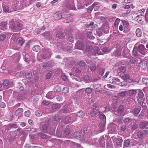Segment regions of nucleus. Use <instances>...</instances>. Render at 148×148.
<instances>
[{
  "instance_id": "9b49d317",
  "label": "nucleus",
  "mask_w": 148,
  "mask_h": 148,
  "mask_svg": "<svg viewBox=\"0 0 148 148\" xmlns=\"http://www.w3.org/2000/svg\"><path fill=\"white\" fill-rule=\"evenodd\" d=\"M62 15L60 11L57 12L54 14V18L55 20H58L61 18Z\"/></svg>"
},
{
  "instance_id": "864d4df0",
  "label": "nucleus",
  "mask_w": 148,
  "mask_h": 148,
  "mask_svg": "<svg viewBox=\"0 0 148 148\" xmlns=\"http://www.w3.org/2000/svg\"><path fill=\"white\" fill-rule=\"evenodd\" d=\"M129 61L131 64H136V58H130L129 60Z\"/></svg>"
},
{
  "instance_id": "f3484780",
  "label": "nucleus",
  "mask_w": 148,
  "mask_h": 148,
  "mask_svg": "<svg viewBox=\"0 0 148 148\" xmlns=\"http://www.w3.org/2000/svg\"><path fill=\"white\" fill-rule=\"evenodd\" d=\"M131 140L130 139L125 140L124 142V146L126 147H129L131 145Z\"/></svg>"
},
{
  "instance_id": "5fc2aeb1",
  "label": "nucleus",
  "mask_w": 148,
  "mask_h": 148,
  "mask_svg": "<svg viewBox=\"0 0 148 148\" xmlns=\"http://www.w3.org/2000/svg\"><path fill=\"white\" fill-rule=\"evenodd\" d=\"M140 142L139 140H134L132 142V145L133 146H135L137 145H140Z\"/></svg>"
},
{
  "instance_id": "dca6fc26",
  "label": "nucleus",
  "mask_w": 148,
  "mask_h": 148,
  "mask_svg": "<svg viewBox=\"0 0 148 148\" xmlns=\"http://www.w3.org/2000/svg\"><path fill=\"white\" fill-rule=\"evenodd\" d=\"M148 125V121H144L140 123L139 126L140 128L144 129Z\"/></svg>"
},
{
  "instance_id": "c756f323",
  "label": "nucleus",
  "mask_w": 148,
  "mask_h": 148,
  "mask_svg": "<svg viewBox=\"0 0 148 148\" xmlns=\"http://www.w3.org/2000/svg\"><path fill=\"white\" fill-rule=\"evenodd\" d=\"M122 22L124 27L128 29L129 27V24L128 21H127L123 20L122 21Z\"/></svg>"
},
{
  "instance_id": "e2e57ef3",
  "label": "nucleus",
  "mask_w": 148,
  "mask_h": 148,
  "mask_svg": "<svg viewBox=\"0 0 148 148\" xmlns=\"http://www.w3.org/2000/svg\"><path fill=\"white\" fill-rule=\"evenodd\" d=\"M3 85L5 86H7L10 84L9 81L7 79L3 80Z\"/></svg>"
},
{
  "instance_id": "052dcab7",
  "label": "nucleus",
  "mask_w": 148,
  "mask_h": 148,
  "mask_svg": "<svg viewBox=\"0 0 148 148\" xmlns=\"http://www.w3.org/2000/svg\"><path fill=\"white\" fill-rule=\"evenodd\" d=\"M56 135L58 137H62L64 136L62 135L61 132L58 130H57Z\"/></svg>"
},
{
  "instance_id": "f704fd0d",
  "label": "nucleus",
  "mask_w": 148,
  "mask_h": 148,
  "mask_svg": "<svg viewBox=\"0 0 148 148\" xmlns=\"http://www.w3.org/2000/svg\"><path fill=\"white\" fill-rule=\"evenodd\" d=\"M84 80L87 82H89L91 81V79L88 75H86L83 77Z\"/></svg>"
},
{
  "instance_id": "a211bd4d",
  "label": "nucleus",
  "mask_w": 148,
  "mask_h": 148,
  "mask_svg": "<svg viewBox=\"0 0 148 148\" xmlns=\"http://www.w3.org/2000/svg\"><path fill=\"white\" fill-rule=\"evenodd\" d=\"M119 123L121 125L120 126L121 131L122 132L125 131L127 127V125L125 124L124 125L122 124V122L121 121L119 122Z\"/></svg>"
},
{
  "instance_id": "49530a36",
  "label": "nucleus",
  "mask_w": 148,
  "mask_h": 148,
  "mask_svg": "<svg viewBox=\"0 0 148 148\" xmlns=\"http://www.w3.org/2000/svg\"><path fill=\"white\" fill-rule=\"evenodd\" d=\"M35 114L36 116L39 117L42 115V112L40 110H38L35 112Z\"/></svg>"
},
{
  "instance_id": "b1692460",
  "label": "nucleus",
  "mask_w": 148,
  "mask_h": 148,
  "mask_svg": "<svg viewBox=\"0 0 148 148\" xmlns=\"http://www.w3.org/2000/svg\"><path fill=\"white\" fill-rule=\"evenodd\" d=\"M81 132H77L74 133L73 137L74 138H80L81 136Z\"/></svg>"
},
{
  "instance_id": "f03ea898",
  "label": "nucleus",
  "mask_w": 148,
  "mask_h": 148,
  "mask_svg": "<svg viewBox=\"0 0 148 148\" xmlns=\"http://www.w3.org/2000/svg\"><path fill=\"white\" fill-rule=\"evenodd\" d=\"M145 47L143 45L140 44L138 46V48L137 47H134V48L133 50L132 51V53L135 56H137L138 55V53H141L143 55H145V53L143 52L142 53L140 51H143L145 49Z\"/></svg>"
},
{
  "instance_id": "a19ab883",
  "label": "nucleus",
  "mask_w": 148,
  "mask_h": 148,
  "mask_svg": "<svg viewBox=\"0 0 148 148\" xmlns=\"http://www.w3.org/2000/svg\"><path fill=\"white\" fill-rule=\"evenodd\" d=\"M70 133V131L69 128H66L64 132V134L66 135H69Z\"/></svg>"
},
{
  "instance_id": "39448f33",
  "label": "nucleus",
  "mask_w": 148,
  "mask_h": 148,
  "mask_svg": "<svg viewBox=\"0 0 148 148\" xmlns=\"http://www.w3.org/2000/svg\"><path fill=\"white\" fill-rule=\"evenodd\" d=\"M106 121H102L99 122L98 125L99 131L100 132L103 131L105 128Z\"/></svg>"
},
{
  "instance_id": "bf43d9fd",
  "label": "nucleus",
  "mask_w": 148,
  "mask_h": 148,
  "mask_svg": "<svg viewBox=\"0 0 148 148\" xmlns=\"http://www.w3.org/2000/svg\"><path fill=\"white\" fill-rule=\"evenodd\" d=\"M6 35L5 34H1L0 35V40L3 41L5 38Z\"/></svg>"
},
{
  "instance_id": "338daca9",
  "label": "nucleus",
  "mask_w": 148,
  "mask_h": 148,
  "mask_svg": "<svg viewBox=\"0 0 148 148\" xmlns=\"http://www.w3.org/2000/svg\"><path fill=\"white\" fill-rule=\"evenodd\" d=\"M131 127L133 130H135L138 128V126L135 123L132 125Z\"/></svg>"
},
{
  "instance_id": "393cba45",
  "label": "nucleus",
  "mask_w": 148,
  "mask_h": 148,
  "mask_svg": "<svg viewBox=\"0 0 148 148\" xmlns=\"http://www.w3.org/2000/svg\"><path fill=\"white\" fill-rule=\"evenodd\" d=\"M89 144L90 145H98V142H97V139L96 138L90 140L89 141Z\"/></svg>"
},
{
  "instance_id": "ea45409f",
  "label": "nucleus",
  "mask_w": 148,
  "mask_h": 148,
  "mask_svg": "<svg viewBox=\"0 0 148 148\" xmlns=\"http://www.w3.org/2000/svg\"><path fill=\"white\" fill-rule=\"evenodd\" d=\"M76 64L79 65V66H83L86 65V63L83 60H80L77 62Z\"/></svg>"
},
{
  "instance_id": "69168bd1",
  "label": "nucleus",
  "mask_w": 148,
  "mask_h": 148,
  "mask_svg": "<svg viewBox=\"0 0 148 148\" xmlns=\"http://www.w3.org/2000/svg\"><path fill=\"white\" fill-rule=\"evenodd\" d=\"M71 120L70 118L68 116H66L65 118V121L66 124L71 122Z\"/></svg>"
},
{
  "instance_id": "cd10ccee",
  "label": "nucleus",
  "mask_w": 148,
  "mask_h": 148,
  "mask_svg": "<svg viewBox=\"0 0 148 148\" xmlns=\"http://www.w3.org/2000/svg\"><path fill=\"white\" fill-rule=\"evenodd\" d=\"M72 30L71 29H70L69 27L66 28L64 30V33L66 34V36L68 34H70L72 33Z\"/></svg>"
},
{
  "instance_id": "9d476101",
  "label": "nucleus",
  "mask_w": 148,
  "mask_h": 148,
  "mask_svg": "<svg viewBox=\"0 0 148 148\" xmlns=\"http://www.w3.org/2000/svg\"><path fill=\"white\" fill-rule=\"evenodd\" d=\"M69 107H63L59 110V112L60 114H64L69 112Z\"/></svg>"
},
{
  "instance_id": "6e6552de",
  "label": "nucleus",
  "mask_w": 148,
  "mask_h": 148,
  "mask_svg": "<svg viewBox=\"0 0 148 148\" xmlns=\"http://www.w3.org/2000/svg\"><path fill=\"white\" fill-rule=\"evenodd\" d=\"M51 55V53L49 50L45 51L44 53L41 55V57L43 59H45L49 58Z\"/></svg>"
},
{
  "instance_id": "0eeeda50",
  "label": "nucleus",
  "mask_w": 148,
  "mask_h": 148,
  "mask_svg": "<svg viewBox=\"0 0 148 148\" xmlns=\"http://www.w3.org/2000/svg\"><path fill=\"white\" fill-rule=\"evenodd\" d=\"M141 110V108L138 107L137 108H134L131 112L133 114L134 116L136 117L138 115Z\"/></svg>"
},
{
  "instance_id": "3c124183",
  "label": "nucleus",
  "mask_w": 148,
  "mask_h": 148,
  "mask_svg": "<svg viewBox=\"0 0 148 148\" xmlns=\"http://www.w3.org/2000/svg\"><path fill=\"white\" fill-rule=\"evenodd\" d=\"M69 87L68 86H67L63 88L62 90V92H63L65 94H66L69 92Z\"/></svg>"
},
{
  "instance_id": "09e8293b",
  "label": "nucleus",
  "mask_w": 148,
  "mask_h": 148,
  "mask_svg": "<svg viewBox=\"0 0 148 148\" xmlns=\"http://www.w3.org/2000/svg\"><path fill=\"white\" fill-rule=\"evenodd\" d=\"M32 73L31 72H27L25 74V76L26 78L29 79L32 77Z\"/></svg>"
},
{
  "instance_id": "7ed1b4c3",
  "label": "nucleus",
  "mask_w": 148,
  "mask_h": 148,
  "mask_svg": "<svg viewBox=\"0 0 148 148\" xmlns=\"http://www.w3.org/2000/svg\"><path fill=\"white\" fill-rule=\"evenodd\" d=\"M124 109V107L123 105H120L118 109L114 111V113L115 115L117 116H123L125 114L123 112Z\"/></svg>"
},
{
  "instance_id": "5701e85b",
  "label": "nucleus",
  "mask_w": 148,
  "mask_h": 148,
  "mask_svg": "<svg viewBox=\"0 0 148 148\" xmlns=\"http://www.w3.org/2000/svg\"><path fill=\"white\" fill-rule=\"evenodd\" d=\"M136 34L138 37H141L142 35V32L139 28H137L136 31Z\"/></svg>"
},
{
  "instance_id": "4468645a",
  "label": "nucleus",
  "mask_w": 148,
  "mask_h": 148,
  "mask_svg": "<svg viewBox=\"0 0 148 148\" xmlns=\"http://www.w3.org/2000/svg\"><path fill=\"white\" fill-rule=\"evenodd\" d=\"M7 22L6 21L2 22L0 23V29L3 30H5L7 29Z\"/></svg>"
},
{
  "instance_id": "f257e3e1",
  "label": "nucleus",
  "mask_w": 148,
  "mask_h": 148,
  "mask_svg": "<svg viewBox=\"0 0 148 148\" xmlns=\"http://www.w3.org/2000/svg\"><path fill=\"white\" fill-rule=\"evenodd\" d=\"M13 22V21L10 22V27L14 32L20 31L22 29L23 25L20 23L15 24Z\"/></svg>"
},
{
  "instance_id": "7c9ffc66",
  "label": "nucleus",
  "mask_w": 148,
  "mask_h": 148,
  "mask_svg": "<svg viewBox=\"0 0 148 148\" xmlns=\"http://www.w3.org/2000/svg\"><path fill=\"white\" fill-rule=\"evenodd\" d=\"M33 51L36 52H38L40 50V47L39 45H36L32 48Z\"/></svg>"
},
{
  "instance_id": "8fccbe9b",
  "label": "nucleus",
  "mask_w": 148,
  "mask_h": 148,
  "mask_svg": "<svg viewBox=\"0 0 148 148\" xmlns=\"http://www.w3.org/2000/svg\"><path fill=\"white\" fill-rule=\"evenodd\" d=\"M105 68H101L99 69V74L102 75L104 72Z\"/></svg>"
},
{
  "instance_id": "f8f14e48",
  "label": "nucleus",
  "mask_w": 148,
  "mask_h": 148,
  "mask_svg": "<svg viewBox=\"0 0 148 148\" xmlns=\"http://www.w3.org/2000/svg\"><path fill=\"white\" fill-rule=\"evenodd\" d=\"M99 112L100 111L98 109H97L96 110L93 109V110L90 112V114L92 117H95L100 114Z\"/></svg>"
},
{
  "instance_id": "6ab92c4d",
  "label": "nucleus",
  "mask_w": 148,
  "mask_h": 148,
  "mask_svg": "<svg viewBox=\"0 0 148 148\" xmlns=\"http://www.w3.org/2000/svg\"><path fill=\"white\" fill-rule=\"evenodd\" d=\"M23 58L24 59V61L26 62H28L29 60V55L26 54L25 52H23L22 53Z\"/></svg>"
},
{
  "instance_id": "6e6d98bb",
  "label": "nucleus",
  "mask_w": 148,
  "mask_h": 148,
  "mask_svg": "<svg viewBox=\"0 0 148 148\" xmlns=\"http://www.w3.org/2000/svg\"><path fill=\"white\" fill-rule=\"evenodd\" d=\"M52 93V92H49L46 95V97L47 98L49 99H53L54 97L53 96L51 95V94Z\"/></svg>"
},
{
  "instance_id": "473e14b6",
  "label": "nucleus",
  "mask_w": 148,
  "mask_h": 148,
  "mask_svg": "<svg viewBox=\"0 0 148 148\" xmlns=\"http://www.w3.org/2000/svg\"><path fill=\"white\" fill-rule=\"evenodd\" d=\"M103 31V30L102 28H99L96 30L97 33L99 36H100L102 35Z\"/></svg>"
},
{
  "instance_id": "ddd939ff",
  "label": "nucleus",
  "mask_w": 148,
  "mask_h": 148,
  "mask_svg": "<svg viewBox=\"0 0 148 148\" xmlns=\"http://www.w3.org/2000/svg\"><path fill=\"white\" fill-rule=\"evenodd\" d=\"M121 51L119 49H117L112 53V55L115 57H119L121 56Z\"/></svg>"
},
{
  "instance_id": "bb28decb",
  "label": "nucleus",
  "mask_w": 148,
  "mask_h": 148,
  "mask_svg": "<svg viewBox=\"0 0 148 148\" xmlns=\"http://www.w3.org/2000/svg\"><path fill=\"white\" fill-rule=\"evenodd\" d=\"M120 81V80L119 79L116 78H113L112 80V83L114 84H116Z\"/></svg>"
},
{
  "instance_id": "aec40b11",
  "label": "nucleus",
  "mask_w": 148,
  "mask_h": 148,
  "mask_svg": "<svg viewBox=\"0 0 148 148\" xmlns=\"http://www.w3.org/2000/svg\"><path fill=\"white\" fill-rule=\"evenodd\" d=\"M76 115L79 117L83 118L85 116V113L83 111L80 110L77 113Z\"/></svg>"
},
{
  "instance_id": "423d86ee",
  "label": "nucleus",
  "mask_w": 148,
  "mask_h": 148,
  "mask_svg": "<svg viewBox=\"0 0 148 148\" xmlns=\"http://www.w3.org/2000/svg\"><path fill=\"white\" fill-rule=\"evenodd\" d=\"M114 141L117 147H121L122 145L123 140L121 137L115 138H114Z\"/></svg>"
},
{
  "instance_id": "2f4dec72",
  "label": "nucleus",
  "mask_w": 148,
  "mask_h": 148,
  "mask_svg": "<svg viewBox=\"0 0 148 148\" xmlns=\"http://www.w3.org/2000/svg\"><path fill=\"white\" fill-rule=\"evenodd\" d=\"M133 121V119H132L129 117L125 118L124 120V122L125 123H129L132 122Z\"/></svg>"
},
{
  "instance_id": "680f3d73",
  "label": "nucleus",
  "mask_w": 148,
  "mask_h": 148,
  "mask_svg": "<svg viewBox=\"0 0 148 148\" xmlns=\"http://www.w3.org/2000/svg\"><path fill=\"white\" fill-rule=\"evenodd\" d=\"M142 81L143 84L147 85L148 84V78H143L142 79Z\"/></svg>"
},
{
  "instance_id": "37998d69",
  "label": "nucleus",
  "mask_w": 148,
  "mask_h": 148,
  "mask_svg": "<svg viewBox=\"0 0 148 148\" xmlns=\"http://www.w3.org/2000/svg\"><path fill=\"white\" fill-rule=\"evenodd\" d=\"M92 108H93V109L97 110L98 109V108L99 107L98 106L97 102H96L95 103H93L92 105Z\"/></svg>"
},
{
  "instance_id": "a18cd8bd",
  "label": "nucleus",
  "mask_w": 148,
  "mask_h": 148,
  "mask_svg": "<svg viewBox=\"0 0 148 148\" xmlns=\"http://www.w3.org/2000/svg\"><path fill=\"white\" fill-rule=\"evenodd\" d=\"M129 93L131 95H133L134 94H136V90H130L128 91Z\"/></svg>"
},
{
  "instance_id": "13d9d810",
  "label": "nucleus",
  "mask_w": 148,
  "mask_h": 148,
  "mask_svg": "<svg viewBox=\"0 0 148 148\" xmlns=\"http://www.w3.org/2000/svg\"><path fill=\"white\" fill-rule=\"evenodd\" d=\"M54 119L55 121L58 122L60 121L61 119V117L58 115H56L55 116Z\"/></svg>"
},
{
  "instance_id": "4c0bfd02",
  "label": "nucleus",
  "mask_w": 148,
  "mask_h": 148,
  "mask_svg": "<svg viewBox=\"0 0 148 148\" xmlns=\"http://www.w3.org/2000/svg\"><path fill=\"white\" fill-rule=\"evenodd\" d=\"M23 111V109L22 108H19L17 109L15 112V115H18L21 113Z\"/></svg>"
},
{
  "instance_id": "1a4fd4ad",
  "label": "nucleus",
  "mask_w": 148,
  "mask_h": 148,
  "mask_svg": "<svg viewBox=\"0 0 148 148\" xmlns=\"http://www.w3.org/2000/svg\"><path fill=\"white\" fill-rule=\"evenodd\" d=\"M76 49L83 50L84 48V45L80 41H78L75 44Z\"/></svg>"
},
{
  "instance_id": "412c9836",
  "label": "nucleus",
  "mask_w": 148,
  "mask_h": 148,
  "mask_svg": "<svg viewBox=\"0 0 148 148\" xmlns=\"http://www.w3.org/2000/svg\"><path fill=\"white\" fill-rule=\"evenodd\" d=\"M64 35L62 33L60 32H58L56 35V38L58 39H59L64 38Z\"/></svg>"
},
{
  "instance_id": "774afa93",
  "label": "nucleus",
  "mask_w": 148,
  "mask_h": 148,
  "mask_svg": "<svg viewBox=\"0 0 148 148\" xmlns=\"http://www.w3.org/2000/svg\"><path fill=\"white\" fill-rule=\"evenodd\" d=\"M122 77L125 79H127L129 78L130 76L128 74H125L122 76Z\"/></svg>"
},
{
  "instance_id": "de8ad7c7",
  "label": "nucleus",
  "mask_w": 148,
  "mask_h": 148,
  "mask_svg": "<svg viewBox=\"0 0 148 148\" xmlns=\"http://www.w3.org/2000/svg\"><path fill=\"white\" fill-rule=\"evenodd\" d=\"M86 50L88 51H91L92 49V46L90 45L89 44L86 45Z\"/></svg>"
},
{
  "instance_id": "c85d7f7f",
  "label": "nucleus",
  "mask_w": 148,
  "mask_h": 148,
  "mask_svg": "<svg viewBox=\"0 0 148 148\" xmlns=\"http://www.w3.org/2000/svg\"><path fill=\"white\" fill-rule=\"evenodd\" d=\"M119 72L124 73L125 72L126 70V69L125 66H121L119 68Z\"/></svg>"
},
{
  "instance_id": "4d7b16f0",
  "label": "nucleus",
  "mask_w": 148,
  "mask_h": 148,
  "mask_svg": "<svg viewBox=\"0 0 148 148\" xmlns=\"http://www.w3.org/2000/svg\"><path fill=\"white\" fill-rule=\"evenodd\" d=\"M102 51L105 53H109V52L110 50V49H108L107 47H105L104 48H103L102 49Z\"/></svg>"
},
{
  "instance_id": "58836bf2",
  "label": "nucleus",
  "mask_w": 148,
  "mask_h": 148,
  "mask_svg": "<svg viewBox=\"0 0 148 148\" xmlns=\"http://www.w3.org/2000/svg\"><path fill=\"white\" fill-rule=\"evenodd\" d=\"M42 35L46 38H48L50 37V33L49 32H45L42 34Z\"/></svg>"
},
{
  "instance_id": "c9c22d12",
  "label": "nucleus",
  "mask_w": 148,
  "mask_h": 148,
  "mask_svg": "<svg viewBox=\"0 0 148 148\" xmlns=\"http://www.w3.org/2000/svg\"><path fill=\"white\" fill-rule=\"evenodd\" d=\"M13 57L14 58L15 61L16 62H18L20 59V55L18 54H15L13 55Z\"/></svg>"
},
{
  "instance_id": "72a5a7b5",
  "label": "nucleus",
  "mask_w": 148,
  "mask_h": 148,
  "mask_svg": "<svg viewBox=\"0 0 148 148\" xmlns=\"http://www.w3.org/2000/svg\"><path fill=\"white\" fill-rule=\"evenodd\" d=\"M61 88L58 85L55 86L53 88V90L55 92H59L61 91Z\"/></svg>"
},
{
  "instance_id": "603ef678",
  "label": "nucleus",
  "mask_w": 148,
  "mask_h": 148,
  "mask_svg": "<svg viewBox=\"0 0 148 148\" xmlns=\"http://www.w3.org/2000/svg\"><path fill=\"white\" fill-rule=\"evenodd\" d=\"M143 132L142 131H139L137 133V136L140 138H141L143 137Z\"/></svg>"
},
{
  "instance_id": "2eb2a0df",
  "label": "nucleus",
  "mask_w": 148,
  "mask_h": 148,
  "mask_svg": "<svg viewBox=\"0 0 148 148\" xmlns=\"http://www.w3.org/2000/svg\"><path fill=\"white\" fill-rule=\"evenodd\" d=\"M98 145H100L101 146L104 147L105 145V141L103 137H101L99 139L98 141Z\"/></svg>"
},
{
  "instance_id": "c03bdc74",
  "label": "nucleus",
  "mask_w": 148,
  "mask_h": 148,
  "mask_svg": "<svg viewBox=\"0 0 148 148\" xmlns=\"http://www.w3.org/2000/svg\"><path fill=\"white\" fill-rule=\"evenodd\" d=\"M100 119L101 120H103V121H106V117L105 115L103 114H101L99 115Z\"/></svg>"
},
{
  "instance_id": "4be33fe9",
  "label": "nucleus",
  "mask_w": 148,
  "mask_h": 148,
  "mask_svg": "<svg viewBox=\"0 0 148 148\" xmlns=\"http://www.w3.org/2000/svg\"><path fill=\"white\" fill-rule=\"evenodd\" d=\"M51 64L50 62H47L43 64L42 65V67L44 69H46L51 66Z\"/></svg>"
},
{
  "instance_id": "a878e982",
  "label": "nucleus",
  "mask_w": 148,
  "mask_h": 148,
  "mask_svg": "<svg viewBox=\"0 0 148 148\" xmlns=\"http://www.w3.org/2000/svg\"><path fill=\"white\" fill-rule=\"evenodd\" d=\"M138 96L139 97V98L140 99H141L142 100H144V95L143 92L141 90L139 92Z\"/></svg>"
},
{
  "instance_id": "e433bc0d",
  "label": "nucleus",
  "mask_w": 148,
  "mask_h": 148,
  "mask_svg": "<svg viewBox=\"0 0 148 148\" xmlns=\"http://www.w3.org/2000/svg\"><path fill=\"white\" fill-rule=\"evenodd\" d=\"M66 5L67 7L70 9L73 10L75 8L74 3H71L70 4H67Z\"/></svg>"
},
{
  "instance_id": "0e129e2a",
  "label": "nucleus",
  "mask_w": 148,
  "mask_h": 148,
  "mask_svg": "<svg viewBox=\"0 0 148 148\" xmlns=\"http://www.w3.org/2000/svg\"><path fill=\"white\" fill-rule=\"evenodd\" d=\"M24 114L25 116L27 117H29L30 115V112L29 110H27L25 111L24 113Z\"/></svg>"
},
{
  "instance_id": "79ce46f5",
  "label": "nucleus",
  "mask_w": 148,
  "mask_h": 148,
  "mask_svg": "<svg viewBox=\"0 0 148 148\" xmlns=\"http://www.w3.org/2000/svg\"><path fill=\"white\" fill-rule=\"evenodd\" d=\"M92 89L90 88H86L85 90V92L88 94H90L92 92Z\"/></svg>"
},
{
  "instance_id": "20e7f679",
  "label": "nucleus",
  "mask_w": 148,
  "mask_h": 148,
  "mask_svg": "<svg viewBox=\"0 0 148 148\" xmlns=\"http://www.w3.org/2000/svg\"><path fill=\"white\" fill-rule=\"evenodd\" d=\"M117 125L114 123H111L109 124L108 127L111 131V132L112 133H116L117 131L116 129Z\"/></svg>"
}]
</instances>
